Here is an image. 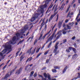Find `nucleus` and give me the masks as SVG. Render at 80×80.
Instances as JSON below:
<instances>
[{
	"label": "nucleus",
	"mask_w": 80,
	"mask_h": 80,
	"mask_svg": "<svg viewBox=\"0 0 80 80\" xmlns=\"http://www.w3.org/2000/svg\"><path fill=\"white\" fill-rule=\"evenodd\" d=\"M36 50V48H35L33 51H32V53H31V55H33L34 53H35V50Z\"/></svg>",
	"instance_id": "35"
},
{
	"label": "nucleus",
	"mask_w": 80,
	"mask_h": 80,
	"mask_svg": "<svg viewBox=\"0 0 80 80\" xmlns=\"http://www.w3.org/2000/svg\"><path fill=\"white\" fill-rule=\"evenodd\" d=\"M37 42H38V40H35L34 42V45H35V44H36L37 43Z\"/></svg>",
	"instance_id": "41"
},
{
	"label": "nucleus",
	"mask_w": 80,
	"mask_h": 80,
	"mask_svg": "<svg viewBox=\"0 0 80 80\" xmlns=\"http://www.w3.org/2000/svg\"><path fill=\"white\" fill-rule=\"evenodd\" d=\"M68 11H69V8H68L67 10H66V13H67V12H68Z\"/></svg>",
	"instance_id": "61"
},
{
	"label": "nucleus",
	"mask_w": 80,
	"mask_h": 80,
	"mask_svg": "<svg viewBox=\"0 0 80 80\" xmlns=\"http://www.w3.org/2000/svg\"><path fill=\"white\" fill-rule=\"evenodd\" d=\"M67 27L68 29H69V30H70V29H71V26H68V25H67Z\"/></svg>",
	"instance_id": "40"
},
{
	"label": "nucleus",
	"mask_w": 80,
	"mask_h": 80,
	"mask_svg": "<svg viewBox=\"0 0 80 80\" xmlns=\"http://www.w3.org/2000/svg\"><path fill=\"white\" fill-rule=\"evenodd\" d=\"M42 52H40L39 54L36 57V58H37L38 57H40V56L41 55H42Z\"/></svg>",
	"instance_id": "37"
},
{
	"label": "nucleus",
	"mask_w": 80,
	"mask_h": 80,
	"mask_svg": "<svg viewBox=\"0 0 80 80\" xmlns=\"http://www.w3.org/2000/svg\"><path fill=\"white\" fill-rule=\"evenodd\" d=\"M31 60H32V57H30L26 61V63L28 62H30Z\"/></svg>",
	"instance_id": "13"
},
{
	"label": "nucleus",
	"mask_w": 80,
	"mask_h": 80,
	"mask_svg": "<svg viewBox=\"0 0 80 80\" xmlns=\"http://www.w3.org/2000/svg\"><path fill=\"white\" fill-rule=\"evenodd\" d=\"M57 7H58V6H56V7H55V9H54V12H56V11H57Z\"/></svg>",
	"instance_id": "48"
},
{
	"label": "nucleus",
	"mask_w": 80,
	"mask_h": 80,
	"mask_svg": "<svg viewBox=\"0 0 80 80\" xmlns=\"http://www.w3.org/2000/svg\"><path fill=\"white\" fill-rule=\"evenodd\" d=\"M48 78L49 80H51V76L50 74L48 75Z\"/></svg>",
	"instance_id": "21"
},
{
	"label": "nucleus",
	"mask_w": 80,
	"mask_h": 80,
	"mask_svg": "<svg viewBox=\"0 0 80 80\" xmlns=\"http://www.w3.org/2000/svg\"><path fill=\"white\" fill-rule=\"evenodd\" d=\"M20 51H19L18 52L16 53V57L17 56H18V53L20 52Z\"/></svg>",
	"instance_id": "46"
},
{
	"label": "nucleus",
	"mask_w": 80,
	"mask_h": 80,
	"mask_svg": "<svg viewBox=\"0 0 80 80\" xmlns=\"http://www.w3.org/2000/svg\"><path fill=\"white\" fill-rule=\"evenodd\" d=\"M45 37H46V36L45 35H44V36H43L42 37V39H43V40H44V39L45 38Z\"/></svg>",
	"instance_id": "52"
},
{
	"label": "nucleus",
	"mask_w": 80,
	"mask_h": 80,
	"mask_svg": "<svg viewBox=\"0 0 80 80\" xmlns=\"http://www.w3.org/2000/svg\"><path fill=\"white\" fill-rule=\"evenodd\" d=\"M68 22V19H66L65 21V23H67Z\"/></svg>",
	"instance_id": "64"
},
{
	"label": "nucleus",
	"mask_w": 80,
	"mask_h": 80,
	"mask_svg": "<svg viewBox=\"0 0 80 80\" xmlns=\"http://www.w3.org/2000/svg\"><path fill=\"white\" fill-rule=\"evenodd\" d=\"M53 4H51L50 5V6H49V7L48 8V11L46 12V13H47V12H48V10H49V9H50V8H52V7H53Z\"/></svg>",
	"instance_id": "18"
},
{
	"label": "nucleus",
	"mask_w": 80,
	"mask_h": 80,
	"mask_svg": "<svg viewBox=\"0 0 80 80\" xmlns=\"http://www.w3.org/2000/svg\"><path fill=\"white\" fill-rule=\"evenodd\" d=\"M16 35L17 37V38H18V37H20V34L18 32L16 34Z\"/></svg>",
	"instance_id": "16"
},
{
	"label": "nucleus",
	"mask_w": 80,
	"mask_h": 80,
	"mask_svg": "<svg viewBox=\"0 0 80 80\" xmlns=\"http://www.w3.org/2000/svg\"><path fill=\"white\" fill-rule=\"evenodd\" d=\"M6 67H7V65H6L3 68V70H4L5 68H6Z\"/></svg>",
	"instance_id": "63"
},
{
	"label": "nucleus",
	"mask_w": 80,
	"mask_h": 80,
	"mask_svg": "<svg viewBox=\"0 0 80 80\" xmlns=\"http://www.w3.org/2000/svg\"><path fill=\"white\" fill-rule=\"evenodd\" d=\"M23 57V55H22L20 57V62H21V61H22V60H23V59L24 58V57Z\"/></svg>",
	"instance_id": "25"
},
{
	"label": "nucleus",
	"mask_w": 80,
	"mask_h": 80,
	"mask_svg": "<svg viewBox=\"0 0 80 80\" xmlns=\"http://www.w3.org/2000/svg\"><path fill=\"white\" fill-rule=\"evenodd\" d=\"M53 68L54 69H60V67L56 66H54Z\"/></svg>",
	"instance_id": "15"
},
{
	"label": "nucleus",
	"mask_w": 80,
	"mask_h": 80,
	"mask_svg": "<svg viewBox=\"0 0 80 80\" xmlns=\"http://www.w3.org/2000/svg\"><path fill=\"white\" fill-rule=\"evenodd\" d=\"M35 19L36 18H35V17H33L31 19V22H33V21H34Z\"/></svg>",
	"instance_id": "19"
},
{
	"label": "nucleus",
	"mask_w": 80,
	"mask_h": 80,
	"mask_svg": "<svg viewBox=\"0 0 80 80\" xmlns=\"http://www.w3.org/2000/svg\"><path fill=\"white\" fill-rule=\"evenodd\" d=\"M55 16L54 14H52L50 17V18H49V22H51L52 21V20L53 18V17H54V16Z\"/></svg>",
	"instance_id": "10"
},
{
	"label": "nucleus",
	"mask_w": 80,
	"mask_h": 80,
	"mask_svg": "<svg viewBox=\"0 0 80 80\" xmlns=\"http://www.w3.org/2000/svg\"><path fill=\"white\" fill-rule=\"evenodd\" d=\"M76 20H77V22H80V18H79V19H78V18L77 19H76Z\"/></svg>",
	"instance_id": "58"
},
{
	"label": "nucleus",
	"mask_w": 80,
	"mask_h": 80,
	"mask_svg": "<svg viewBox=\"0 0 80 80\" xmlns=\"http://www.w3.org/2000/svg\"><path fill=\"white\" fill-rule=\"evenodd\" d=\"M44 24H45V22H42L41 24V26H42V25L43 26V25H44Z\"/></svg>",
	"instance_id": "60"
},
{
	"label": "nucleus",
	"mask_w": 80,
	"mask_h": 80,
	"mask_svg": "<svg viewBox=\"0 0 80 80\" xmlns=\"http://www.w3.org/2000/svg\"><path fill=\"white\" fill-rule=\"evenodd\" d=\"M68 28H64L62 29V30H64V31H66L67 30H68Z\"/></svg>",
	"instance_id": "45"
},
{
	"label": "nucleus",
	"mask_w": 80,
	"mask_h": 80,
	"mask_svg": "<svg viewBox=\"0 0 80 80\" xmlns=\"http://www.w3.org/2000/svg\"><path fill=\"white\" fill-rule=\"evenodd\" d=\"M52 72L53 73H56L57 72V70L55 69H52Z\"/></svg>",
	"instance_id": "30"
},
{
	"label": "nucleus",
	"mask_w": 80,
	"mask_h": 80,
	"mask_svg": "<svg viewBox=\"0 0 80 80\" xmlns=\"http://www.w3.org/2000/svg\"><path fill=\"white\" fill-rule=\"evenodd\" d=\"M13 44V42L12 41H10L8 42H7L5 45H3V47H4L6 49L8 50H12V46L10 44Z\"/></svg>",
	"instance_id": "1"
},
{
	"label": "nucleus",
	"mask_w": 80,
	"mask_h": 80,
	"mask_svg": "<svg viewBox=\"0 0 80 80\" xmlns=\"http://www.w3.org/2000/svg\"><path fill=\"white\" fill-rule=\"evenodd\" d=\"M78 76L77 78H72L71 80H76L77 78H80V72H79L78 73Z\"/></svg>",
	"instance_id": "9"
},
{
	"label": "nucleus",
	"mask_w": 80,
	"mask_h": 80,
	"mask_svg": "<svg viewBox=\"0 0 80 80\" xmlns=\"http://www.w3.org/2000/svg\"><path fill=\"white\" fill-rule=\"evenodd\" d=\"M55 32H53V34H52V35L51 36L53 37L54 36V35H55Z\"/></svg>",
	"instance_id": "57"
},
{
	"label": "nucleus",
	"mask_w": 80,
	"mask_h": 80,
	"mask_svg": "<svg viewBox=\"0 0 80 80\" xmlns=\"http://www.w3.org/2000/svg\"><path fill=\"white\" fill-rule=\"evenodd\" d=\"M17 39V37L16 36H14L12 38V40L13 41H15V40Z\"/></svg>",
	"instance_id": "29"
},
{
	"label": "nucleus",
	"mask_w": 80,
	"mask_h": 80,
	"mask_svg": "<svg viewBox=\"0 0 80 80\" xmlns=\"http://www.w3.org/2000/svg\"><path fill=\"white\" fill-rule=\"evenodd\" d=\"M70 11H69V13L68 15V16H67V18H68V17H70V18H71V17H72V16H69L70 15Z\"/></svg>",
	"instance_id": "31"
},
{
	"label": "nucleus",
	"mask_w": 80,
	"mask_h": 80,
	"mask_svg": "<svg viewBox=\"0 0 80 80\" xmlns=\"http://www.w3.org/2000/svg\"><path fill=\"white\" fill-rule=\"evenodd\" d=\"M28 26L27 24L25 25L24 27V28L21 30V32L20 33L21 34H23L25 31H26V30H28Z\"/></svg>",
	"instance_id": "4"
},
{
	"label": "nucleus",
	"mask_w": 80,
	"mask_h": 80,
	"mask_svg": "<svg viewBox=\"0 0 80 80\" xmlns=\"http://www.w3.org/2000/svg\"><path fill=\"white\" fill-rule=\"evenodd\" d=\"M67 66H66L63 69L62 71L63 73H64L66 72V70H67Z\"/></svg>",
	"instance_id": "14"
},
{
	"label": "nucleus",
	"mask_w": 80,
	"mask_h": 80,
	"mask_svg": "<svg viewBox=\"0 0 80 80\" xmlns=\"http://www.w3.org/2000/svg\"><path fill=\"white\" fill-rule=\"evenodd\" d=\"M62 35V34H60L58 35V36L56 37V39L55 40L53 41L52 42V43H55L56 41H57V40L58 39L60 38V37H61Z\"/></svg>",
	"instance_id": "7"
},
{
	"label": "nucleus",
	"mask_w": 80,
	"mask_h": 80,
	"mask_svg": "<svg viewBox=\"0 0 80 80\" xmlns=\"http://www.w3.org/2000/svg\"><path fill=\"white\" fill-rule=\"evenodd\" d=\"M47 25L46 24H45V29H47Z\"/></svg>",
	"instance_id": "62"
},
{
	"label": "nucleus",
	"mask_w": 80,
	"mask_h": 80,
	"mask_svg": "<svg viewBox=\"0 0 80 80\" xmlns=\"http://www.w3.org/2000/svg\"><path fill=\"white\" fill-rule=\"evenodd\" d=\"M38 17V13H36L35 15H34V17H35V18H37Z\"/></svg>",
	"instance_id": "24"
},
{
	"label": "nucleus",
	"mask_w": 80,
	"mask_h": 80,
	"mask_svg": "<svg viewBox=\"0 0 80 80\" xmlns=\"http://www.w3.org/2000/svg\"><path fill=\"white\" fill-rule=\"evenodd\" d=\"M43 75L44 77L46 79L47 78L48 75L47 74V73L46 72L44 73Z\"/></svg>",
	"instance_id": "23"
},
{
	"label": "nucleus",
	"mask_w": 80,
	"mask_h": 80,
	"mask_svg": "<svg viewBox=\"0 0 80 80\" xmlns=\"http://www.w3.org/2000/svg\"><path fill=\"white\" fill-rule=\"evenodd\" d=\"M53 37L52 36H50L46 41V43H48V42L49 41H51V40H52L53 39Z\"/></svg>",
	"instance_id": "8"
},
{
	"label": "nucleus",
	"mask_w": 80,
	"mask_h": 80,
	"mask_svg": "<svg viewBox=\"0 0 80 80\" xmlns=\"http://www.w3.org/2000/svg\"><path fill=\"white\" fill-rule=\"evenodd\" d=\"M14 72H15V71L13 69L10 72V75H12V73H13Z\"/></svg>",
	"instance_id": "38"
},
{
	"label": "nucleus",
	"mask_w": 80,
	"mask_h": 80,
	"mask_svg": "<svg viewBox=\"0 0 80 80\" xmlns=\"http://www.w3.org/2000/svg\"><path fill=\"white\" fill-rule=\"evenodd\" d=\"M51 30H52L51 29L49 32H48L45 35L46 36H47L48 35V34H49V33H50V32H51Z\"/></svg>",
	"instance_id": "43"
},
{
	"label": "nucleus",
	"mask_w": 80,
	"mask_h": 80,
	"mask_svg": "<svg viewBox=\"0 0 80 80\" xmlns=\"http://www.w3.org/2000/svg\"><path fill=\"white\" fill-rule=\"evenodd\" d=\"M46 69V67H44L42 68V70H45Z\"/></svg>",
	"instance_id": "51"
},
{
	"label": "nucleus",
	"mask_w": 80,
	"mask_h": 80,
	"mask_svg": "<svg viewBox=\"0 0 80 80\" xmlns=\"http://www.w3.org/2000/svg\"><path fill=\"white\" fill-rule=\"evenodd\" d=\"M63 20H62V21H59L58 23V27L59 28H60L61 27H62V23H63Z\"/></svg>",
	"instance_id": "6"
},
{
	"label": "nucleus",
	"mask_w": 80,
	"mask_h": 80,
	"mask_svg": "<svg viewBox=\"0 0 80 80\" xmlns=\"http://www.w3.org/2000/svg\"><path fill=\"white\" fill-rule=\"evenodd\" d=\"M62 32V31L61 30H60L58 32V33H57V35H58V34H62L61 33V32Z\"/></svg>",
	"instance_id": "44"
},
{
	"label": "nucleus",
	"mask_w": 80,
	"mask_h": 80,
	"mask_svg": "<svg viewBox=\"0 0 80 80\" xmlns=\"http://www.w3.org/2000/svg\"><path fill=\"white\" fill-rule=\"evenodd\" d=\"M77 56V54H75L73 56H72V58L74 59L75 58H76Z\"/></svg>",
	"instance_id": "27"
},
{
	"label": "nucleus",
	"mask_w": 80,
	"mask_h": 80,
	"mask_svg": "<svg viewBox=\"0 0 80 80\" xmlns=\"http://www.w3.org/2000/svg\"><path fill=\"white\" fill-rule=\"evenodd\" d=\"M48 51H47L46 52H45L44 53V55H47V53H48Z\"/></svg>",
	"instance_id": "55"
},
{
	"label": "nucleus",
	"mask_w": 80,
	"mask_h": 80,
	"mask_svg": "<svg viewBox=\"0 0 80 80\" xmlns=\"http://www.w3.org/2000/svg\"><path fill=\"white\" fill-rule=\"evenodd\" d=\"M37 76V72H35L34 74L33 75V77L34 78H35Z\"/></svg>",
	"instance_id": "39"
},
{
	"label": "nucleus",
	"mask_w": 80,
	"mask_h": 80,
	"mask_svg": "<svg viewBox=\"0 0 80 80\" xmlns=\"http://www.w3.org/2000/svg\"><path fill=\"white\" fill-rule=\"evenodd\" d=\"M23 41H24V39H23L22 40H21L20 41L19 43L18 44V45H19V44H21L22 43V42H23Z\"/></svg>",
	"instance_id": "26"
},
{
	"label": "nucleus",
	"mask_w": 80,
	"mask_h": 80,
	"mask_svg": "<svg viewBox=\"0 0 80 80\" xmlns=\"http://www.w3.org/2000/svg\"><path fill=\"white\" fill-rule=\"evenodd\" d=\"M9 76H10L9 74H6L3 78L4 80H7V78H8Z\"/></svg>",
	"instance_id": "12"
},
{
	"label": "nucleus",
	"mask_w": 80,
	"mask_h": 80,
	"mask_svg": "<svg viewBox=\"0 0 80 80\" xmlns=\"http://www.w3.org/2000/svg\"><path fill=\"white\" fill-rule=\"evenodd\" d=\"M62 33L63 35H65L67 33V31H64V30H62Z\"/></svg>",
	"instance_id": "28"
},
{
	"label": "nucleus",
	"mask_w": 80,
	"mask_h": 80,
	"mask_svg": "<svg viewBox=\"0 0 80 80\" xmlns=\"http://www.w3.org/2000/svg\"><path fill=\"white\" fill-rule=\"evenodd\" d=\"M74 46L75 48H77V44H76V43H74Z\"/></svg>",
	"instance_id": "54"
},
{
	"label": "nucleus",
	"mask_w": 80,
	"mask_h": 80,
	"mask_svg": "<svg viewBox=\"0 0 80 80\" xmlns=\"http://www.w3.org/2000/svg\"><path fill=\"white\" fill-rule=\"evenodd\" d=\"M47 4H45L44 5L41 6L40 7V10L38 8L37 10V12L38 13L40 11H41V13H43L44 12V10L43 9H44L45 8H47Z\"/></svg>",
	"instance_id": "2"
},
{
	"label": "nucleus",
	"mask_w": 80,
	"mask_h": 80,
	"mask_svg": "<svg viewBox=\"0 0 80 80\" xmlns=\"http://www.w3.org/2000/svg\"><path fill=\"white\" fill-rule=\"evenodd\" d=\"M52 41L50 42L48 46V48H50V46L51 45H52Z\"/></svg>",
	"instance_id": "36"
},
{
	"label": "nucleus",
	"mask_w": 80,
	"mask_h": 80,
	"mask_svg": "<svg viewBox=\"0 0 80 80\" xmlns=\"http://www.w3.org/2000/svg\"><path fill=\"white\" fill-rule=\"evenodd\" d=\"M39 76L41 78H42V80H46V79L45 78H43V76L41 75H39Z\"/></svg>",
	"instance_id": "17"
},
{
	"label": "nucleus",
	"mask_w": 80,
	"mask_h": 80,
	"mask_svg": "<svg viewBox=\"0 0 80 80\" xmlns=\"http://www.w3.org/2000/svg\"><path fill=\"white\" fill-rule=\"evenodd\" d=\"M23 69V68H20L15 73L16 74H18V75H19V74H20L21 73V72H22V69Z\"/></svg>",
	"instance_id": "5"
},
{
	"label": "nucleus",
	"mask_w": 80,
	"mask_h": 80,
	"mask_svg": "<svg viewBox=\"0 0 80 80\" xmlns=\"http://www.w3.org/2000/svg\"><path fill=\"white\" fill-rule=\"evenodd\" d=\"M72 40H73L74 39H75V36H73L72 38Z\"/></svg>",
	"instance_id": "56"
},
{
	"label": "nucleus",
	"mask_w": 80,
	"mask_h": 80,
	"mask_svg": "<svg viewBox=\"0 0 80 80\" xmlns=\"http://www.w3.org/2000/svg\"><path fill=\"white\" fill-rule=\"evenodd\" d=\"M71 32V30H69L68 31H66L67 33H70Z\"/></svg>",
	"instance_id": "59"
},
{
	"label": "nucleus",
	"mask_w": 80,
	"mask_h": 80,
	"mask_svg": "<svg viewBox=\"0 0 80 80\" xmlns=\"http://www.w3.org/2000/svg\"><path fill=\"white\" fill-rule=\"evenodd\" d=\"M5 53V50H3L2 51V52H0V55H1V57H3V55Z\"/></svg>",
	"instance_id": "11"
},
{
	"label": "nucleus",
	"mask_w": 80,
	"mask_h": 80,
	"mask_svg": "<svg viewBox=\"0 0 80 80\" xmlns=\"http://www.w3.org/2000/svg\"><path fill=\"white\" fill-rule=\"evenodd\" d=\"M66 51L67 52H68V53H69L70 51V50H69V49H66Z\"/></svg>",
	"instance_id": "49"
},
{
	"label": "nucleus",
	"mask_w": 80,
	"mask_h": 80,
	"mask_svg": "<svg viewBox=\"0 0 80 80\" xmlns=\"http://www.w3.org/2000/svg\"><path fill=\"white\" fill-rule=\"evenodd\" d=\"M66 26V25H65V23H63L62 25L63 27H64V28H65Z\"/></svg>",
	"instance_id": "50"
},
{
	"label": "nucleus",
	"mask_w": 80,
	"mask_h": 80,
	"mask_svg": "<svg viewBox=\"0 0 80 80\" xmlns=\"http://www.w3.org/2000/svg\"><path fill=\"white\" fill-rule=\"evenodd\" d=\"M50 58L49 59H47L46 61V63H48L50 61Z\"/></svg>",
	"instance_id": "34"
},
{
	"label": "nucleus",
	"mask_w": 80,
	"mask_h": 80,
	"mask_svg": "<svg viewBox=\"0 0 80 80\" xmlns=\"http://www.w3.org/2000/svg\"><path fill=\"white\" fill-rule=\"evenodd\" d=\"M33 73H34V71H32L31 72V74L30 75V77H32L33 75Z\"/></svg>",
	"instance_id": "20"
},
{
	"label": "nucleus",
	"mask_w": 80,
	"mask_h": 80,
	"mask_svg": "<svg viewBox=\"0 0 80 80\" xmlns=\"http://www.w3.org/2000/svg\"><path fill=\"white\" fill-rule=\"evenodd\" d=\"M73 48L72 47H69L68 48L69 50L71 51H72V50H73Z\"/></svg>",
	"instance_id": "33"
},
{
	"label": "nucleus",
	"mask_w": 80,
	"mask_h": 80,
	"mask_svg": "<svg viewBox=\"0 0 80 80\" xmlns=\"http://www.w3.org/2000/svg\"><path fill=\"white\" fill-rule=\"evenodd\" d=\"M63 43H66L67 42V39H64L63 40Z\"/></svg>",
	"instance_id": "47"
},
{
	"label": "nucleus",
	"mask_w": 80,
	"mask_h": 80,
	"mask_svg": "<svg viewBox=\"0 0 80 80\" xmlns=\"http://www.w3.org/2000/svg\"><path fill=\"white\" fill-rule=\"evenodd\" d=\"M72 50L73 52L75 53H76L77 52V49L75 48H73L72 49Z\"/></svg>",
	"instance_id": "22"
},
{
	"label": "nucleus",
	"mask_w": 80,
	"mask_h": 80,
	"mask_svg": "<svg viewBox=\"0 0 80 80\" xmlns=\"http://www.w3.org/2000/svg\"><path fill=\"white\" fill-rule=\"evenodd\" d=\"M59 43L58 42L56 43V45L55 46V49H54L53 52L55 53L54 55H57L58 53H59V50L57 51V49H58V45Z\"/></svg>",
	"instance_id": "3"
},
{
	"label": "nucleus",
	"mask_w": 80,
	"mask_h": 80,
	"mask_svg": "<svg viewBox=\"0 0 80 80\" xmlns=\"http://www.w3.org/2000/svg\"><path fill=\"white\" fill-rule=\"evenodd\" d=\"M42 36H43V34H40V36L39 37V38L38 39V40H40V39H41V38H42Z\"/></svg>",
	"instance_id": "32"
},
{
	"label": "nucleus",
	"mask_w": 80,
	"mask_h": 80,
	"mask_svg": "<svg viewBox=\"0 0 80 80\" xmlns=\"http://www.w3.org/2000/svg\"><path fill=\"white\" fill-rule=\"evenodd\" d=\"M65 5V4H62L61 7V8H62V9H63L64 8V6Z\"/></svg>",
	"instance_id": "42"
},
{
	"label": "nucleus",
	"mask_w": 80,
	"mask_h": 80,
	"mask_svg": "<svg viewBox=\"0 0 80 80\" xmlns=\"http://www.w3.org/2000/svg\"><path fill=\"white\" fill-rule=\"evenodd\" d=\"M31 51H30V50H28V53H29V54H30L31 53Z\"/></svg>",
	"instance_id": "53"
}]
</instances>
